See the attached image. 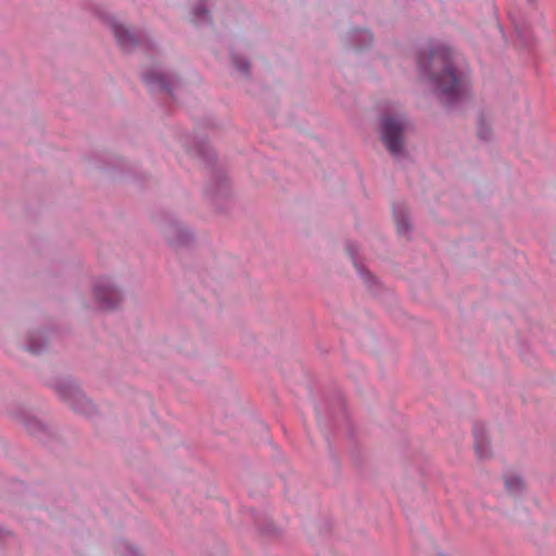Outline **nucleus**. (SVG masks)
<instances>
[{
	"instance_id": "obj_1",
	"label": "nucleus",
	"mask_w": 556,
	"mask_h": 556,
	"mask_svg": "<svg viewBox=\"0 0 556 556\" xmlns=\"http://www.w3.org/2000/svg\"><path fill=\"white\" fill-rule=\"evenodd\" d=\"M418 65L429 73L430 80L446 102L456 100L465 92L466 78L455 72L447 47L440 45L422 51L418 56Z\"/></svg>"
},
{
	"instance_id": "obj_2",
	"label": "nucleus",
	"mask_w": 556,
	"mask_h": 556,
	"mask_svg": "<svg viewBox=\"0 0 556 556\" xmlns=\"http://www.w3.org/2000/svg\"><path fill=\"white\" fill-rule=\"evenodd\" d=\"M407 128V122L400 116H386L382 119V139L389 152L399 156L403 151L402 136Z\"/></svg>"
},
{
	"instance_id": "obj_3",
	"label": "nucleus",
	"mask_w": 556,
	"mask_h": 556,
	"mask_svg": "<svg viewBox=\"0 0 556 556\" xmlns=\"http://www.w3.org/2000/svg\"><path fill=\"white\" fill-rule=\"evenodd\" d=\"M94 296L103 308H112L121 301L119 291L109 283L97 286Z\"/></svg>"
},
{
	"instance_id": "obj_4",
	"label": "nucleus",
	"mask_w": 556,
	"mask_h": 556,
	"mask_svg": "<svg viewBox=\"0 0 556 556\" xmlns=\"http://www.w3.org/2000/svg\"><path fill=\"white\" fill-rule=\"evenodd\" d=\"M114 35L123 49H129L135 46V37L129 33L128 29L121 25L113 26Z\"/></svg>"
},
{
	"instance_id": "obj_5",
	"label": "nucleus",
	"mask_w": 556,
	"mask_h": 556,
	"mask_svg": "<svg viewBox=\"0 0 556 556\" xmlns=\"http://www.w3.org/2000/svg\"><path fill=\"white\" fill-rule=\"evenodd\" d=\"M505 484L509 492L516 493L523 488V481L518 476H508L505 478Z\"/></svg>"
},
{
	"instance_id": "obj_6",
	"label": "nucleus",
	"mask_w": 556,
	"mask_h": 556,
	"mask_svg": "<svg viewBox=\"0 0 556 556\" xmlns=\"http://www.w3.org/2000/svg\"><path fill=\"white\" fill-rule=\"evenodd\" d=\"M476 451L480 458L486 457V445L482 441H477L476 443Z\"/></svg>"
},
{
	"instance_id": "obj_7",
	"label": "nucleus",
	"mask_w": 556,
	"mask_h": 556,
	"mask_svg": "<svg viewBox=\"0 0 556 556\" xmlns=\"http://www.w3.org/2000/svg\"><path fill=\"white\" fill-rule=\"evenodd\" d=\"M235 65L241 72H248V70H249V64L245 61L239 62L238 60H235Z\"/></svg>"
},
{
	"instance_id": "obj_8",
	"label": "nucleus",
	"mask_w": 556,
	"mask_h": 556,
	"mask_svg": "<svg viewBox=\"0 0 556 556\" xmlns=\"http://www.w3.org/2000/svg\"><path fill=\"white\" fill-rule=\"evenodd\" d=\"M396 223H397V230H399V232L402 233V232H405L408 229V225L406 224L405 220H402V222L397 220Z\"/></svg>"
},
{
	"instance_id": "obj_9",
	"label": "nucleus",
	"mask_w": 556,
	"mask_h": 556,
	"mask_svg": "<svg viewBox=\"0 0 556 556\" xmlns=\"http://www.w3.org/2000/svg\"><path fill=\"white\" fill-rule=\"evenodd\" d=\"M76 397H79V399H83V395L77 393V392H74L73 394H71L70 396H67L66 399H76Z\"/></svg>"
},
{
	"instance_id": "obj_10",
	"label": "nucleus",
	"mask_w": 556,
	"mask_h": 556,
	"mask_svg": "<svg viewBox=\"0 0 556 556\" xmlns=\"http://www.w3.org/2000/svg\"><path fill=\"white\" fill-rule=\"evenodd\" d=\"M29 350H30V352H33V353H37V352H39V349H37V348H36V346H34V345H30V346H29Z\"/></svg>"
}]
</instances>
